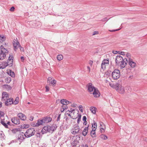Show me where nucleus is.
Masks as SVG:
<instances>
[{
    "label": "nucleus",
    "mask_w": 147,
    "mask_h": 147,
    "mask_svg": "<svg viewBox=\"0 0 147 147\" xmlns=\"http://www.w3.org/2000/svg\"><path fill=\"white\" fill-rule=\"evenodd\" d=\"M8 50L4 47H1L0 50V60H3L5 58L6 55L8 53Z\"/></svg>",
    "instance_id": "f257e3e1"
},
{
    "label": "nucleus",
    "mask_w": 147,
    "mask_h": 147,
    "mask_svg": "<svg viewBox=\"0 0 147 147\" xmlns=\"http://www.w3.org/2000/svg\"><path fill=\"white\" fill-rule=\"evenodd\" d=\"M35 133V131L33 128L28 129L24 133L25 136L27 138H29L34 135Z\"/></svg>",
    "instance_id": "f03ea898"
},
{
    "label": "nucleus",
    "mask_w": 147,
    "mask_h": 147,
    "mask_svg": "<svg viewBox=\"0 0 147 147\" xmlns=\"http://www.w3.org/2000/svg\"><path fill=\"white\" fill-rule=\"evenodd\" d=\"M112 76L113 79H118L120 76L119 70L118 69H115L112 73Z\"/></svg>",
    "instance_id": "7ed1b4c3"
},
{
    "label": "nucleus",
    "mask_w": 147,
    "mask_h": 147,
    "mask_svg": "<svg viewBox=\"0 0 147 147\" xmlns=\"http://www.w3.org/2000/svg\"><path fill=\"white\" fill-rule=\"evenodd\" d=\"M80 128L78 124H76L73 126L71 129V133L74 135H75L79 133Z\"/></svg>",
    "instance_id": "20e7f679"
},
{
    "label": "nucleus",
    "mask_w": 147,
    "mask_h": 147,
    "mask_svg": "<svg viewBox=\"0 0 147 147\" xmlns=\"http://www.w3.org/2000/svg\"><path fill=\"white\" fill-rule=\"evenodd\" d=\"M127 62V59L126 58H124L122 61L120 62L117 65L120 67V69H123L126 66Z\"/></svg>",
    "instance_id": "39448f33"
},
{
    "label": "nucleus",
    "mask_w": 147,
    "mask_h": 147,
    "mask_svg": "<svg viewBox=\"0 0 147 147\" xmlns=\"http://www.w3.org/2000/svg\"><path fill=\"white\" fill-rule=\"evenodd\" d=\"M6 39V37L3 35H0V43L2 44L1 46H3V45H6V43L4 42Z\"/></svg>",
    "instance_id": "423d86ee"
},
{
    "label": "nucleus",
    "mask_w": 147,
    "mask_h": 147,
    "mask_svg": "<svg viewBox=\"0 0 147 147\" xmlns=\"http://www.w3.org/2000/svg\"><path fill=\"white\" fill-rule=\"evenodd\" d=\"M124 59L121 55L117 56L115 58V62L117 65L121 61H122Z\"/></svg>",
    "instance_id": "0eeeda50"
},
{
    "label": "nucleus",
    "mask_w": 147,
    "mask_h": 147,
    "mask_svg": "<svg viewBox=\"0 0 147 147\" xmlns=\"http://www.w3.org/2000/svg\"><path fill=\"white\" fill-rule=\"evenodd\" d=\"M13 57L12 55H9L7 62L8 63L9 66H12L13 64Z\"/></svg>",
    "instance_id": "6e6552de"
},
{
    "label": "nucleus",
    "mask_w": 147,
    "mask_h": 147,
    "mask_svg": "<svg viewBox=\"0 0 147 147\" xmlns=\"http://www.w3.org/2000/svg\"><path fill=\"white\" fill-rule=\"evenodd\" d=\"M116 90L118 92L121 94H123L125 92L124 87L121 86L120 87L119 85H118V87L116 89Z\"/></svg>",
    "instance_id": "1a4fd4ad"
},
{
    "label": "nucleus",
    "mask_w": 147,
    "mask_h": 147,
    "mask_svg": "<svg viewBox=\"0 0 147 147\" xmlns=\"http://www.w3.org/2000/svg\"><path fill=\"white\" fill-rule=\"evenodd\" d=\"M128 63L132 68H134L136 66V63L133 61V59L131 58L128 59Z\"/></svg>",
    "instance_id": "9d476101"
},
{
    "label": "nucleus",
    "mask_w": 147,
    "mask_h": 147,
    "mask_svg": "<svg viewBox=\"0 0 147 147\" xmlns=\"http://www.w3.org/2000/svg\"><path fill=\"white\" fill-rule=\"evenodd\" d=\"M12 122L15 124H19L20 123V120L16 117H15L11 119Z\"/></svg>",
    "instance_id": "9b49d317"
},
{
    "label": "nucleus",
    "mask_w": 147,
    "mask_h": 147,
    "mask_svg": "<svg viewBox=\"0 0 147 147\" xmlns=\"http://www.w3.org/2000/svg\"><path fill=\"white\" fill-rule=\"evenodd\" d=\"M9 98V95L7 93L5 92H3L2 93V101H5L7 99H8Z\"/></svg>",
    "instance_id": "f8f14e48"
},
{
    "label": "nucleus",
    "mask_w": 147,
    "mask_h": 147,
    "mask_svg": "<svg viewBox=\"0 0 147 147\" xmlns=\"http://www.w3.org/2000/svg\"><path fill=\"white\" fill-rule=\"evenodd\" d=\"M44 123H48L51 121L52 118L49 117H45L42 118Z\"/></svg>",
    "instance_id": "ddd939ff"
},
{
    "label": "nucleus",
    "mask_w": 147,
    "mask_h": 147,
    "mask_svg": "<svg viewBox=\"0 0 147 147\" xmlns=\"http://www.w3.org/2000/svg\"><path fill=\"white\" fill-rule=\"evenodd\" d=\"M6 100L5 102V105L8 106L11 105V104H13V98H10L9 99H7Z\"/></svg>",
    "instance_id": "4468645a"
},
{
    "label": "nucleus",
    "mask_w": 147,
    "mask_h": 147,
    "mask_svg": "<svg viewBox=\"0 0 147 147\" xmlns=\"http://www.w3.org/2000/svg\"><path fill=\"white\" fill-rule=\"evenodd\" d=\"M18 136V139L20 142H21L24 139V133L23 132H20V134Z\"/></svg>",
    "instance_id": "2eb2a0df"
},
{
    "label": "nucleus",
    "mask_w": 147,
    "mask_h": 147,
    "mask_svg": "<svg viewBox=\"0 0 147 147\" xmlns=\"http://www.w3.org/2000/svg\"><path fill=\"white\" fill-rule=\"evenodd\" d=\"M94 89H96L95 87L92 85V84L89 83L88 84V90L90 92H92L94 91Z\"/></svg>",
    "instance_id": "dca6fc26"
},
{
    "label": "nucleus",
    "mask_w": 147,
    "mask_h": 147,
    "mask_svg": "<svg viewBox=\"0 0 147 147\" xmlns=\"http://www.w3.org/2000/svg\"><path fill=\"white\" fill-rule=\"evenodd\" d=\"M17 115L22 120L24 121L26 119V116L22 113H18Z\"/></svg>",
    "instance_id": "f3484780"
},
{
    "label": "nucleus",
    "mask_w": 147,
    "mask_h": 147,
    "mask_svg": "<svg viewBox=\"0 0 147 147\" xmlns=\"http://www.w3.org/2000/svg\"><path fill=\"white\" fill-rule=\"evenodd\" d=\"M61 103L63 105H67L69 104V103H71V102H69L67 100L62 99L60 101Z\"/></svg>",
    "instance_id": "a211bd4d"
},
{
    "label": "nucleus",
    "mask_w": 147,
    "mask_h": 147,
    "mask_svg": "<svg viewBox=\"0 0 147 147\" xmlns=\"http://www.w3.org/2000/svg\"><path fill=\"white\" fill-rule=\"evenodd\" d=\"M92 93L94 97H98L100 95V93L97 89H94V91H93Z\"/></svg>",
    "instance_id": "6ab92c4d"
},
{
    "label": "nucleus",
    "mask_w": 147,
    "mask_h": 147,
    "mask_svg": "<svg viewBox=\"0 0 147 147\" xmlns=\"http://www.w3.org/2000/svg\"><path fill=\"white\" fill-rule=\"evenodd\" d=\"M8 65H9V64L7 62H3L0 64V69H3Z\"/></svg>",
    "instance_id": "aec40b11"
},
{
    "label": "nucleus",
    "mask_w": 147,
    "mask_h": 147,
    "mask_svg": "<svg viewBox=\"0 0 147 147\" xmlns=\"http://www.w3.org/2000/svg\"><path fill=\"white\" fill-rule=\"evenodd\" d=\"M49 127L50 132H53L56 129L57 126L55 124H53L51 126L49 125Z\"/></svg>",
    "instance_id": "412c9836"
},
{
    "label": "nucleus",
    "mask_w": 147,
    "mask_h": 147,
    "mask_svg": "<svg viewBox=\"0 0 147 147\" xmlns=\"http://www.w3.org/2000/svg\"><path fill=\"white\" fill-rule=\"evenodd\" d=\"M13 46H21L17 38L16 39H14L13 40Z\"/></svg>",
    "instance_id": "4be33fe9"
},
{
    "label": "nucleus",
    "mask_w": 147,
    "mask_h": 147,
    "mask_svg": "<svg viewBox=\"0 0 147 147\" xmlns=\"http://www.w3.org/2000/svg\"><path fill=\"white\" fill-rule=\"evenodd\" d=\"M88 127L89 126H88L87 127H85L83 131H82V135L84 136H86L87 135L88 133Z\"/></svg>",
    "instance_id": "5701e85b"
},
{
    "label": "nucleus",
    "mask_w": 147,
    "mask_h": 147,
    "mask_svg": "<svg viewBox=\"0 0 147 147\" xmlns=\"http://www.w3.org/2000/svg\"><path fill=\"white\" fill-rule=\"evenodd\" d=\"M1 123L6 128H8V125L6 124L7 121H5L4 119H3L2 118H1Z\"/></svg>",
    "instance_id": "b1692460"
},
{
    "label": "nucleus",
    "mask_w": 147,
    "mask_h": 147,
    "mask_svg": "<svg viewBox=\"0 0 147 147\" xmlns=\"http://www.w3.org/2000/svg\"><path fill=\"white\" fill-rule=\"evenodd\" d=\"M95 130H92L90 132V135L91 136L92 138H96V132H95Z\"/></svg>",
    "instance_id": "393cba45"
},
{
    "label": "nucleus",
    "mask_w": 147,
    "mask_h": 147,
    "mask_svg": "<svg viewBox=\"0 0 147 147\" xmlns=\"http://www.w3.org/2000/svg\"><path fill=\"white\" fill-rule=\"evenodd\" d=\"M109 84L110 86L111 87L113 88H115L116 89L118 87V84H114L113 83H111L109 82Z\"/></svg>",
    "instance_id": "a878e982"
},
{
    "label": "nucleus",
    "mask_w": 147,
    "mask_h": 147,
    "mask_svg": "<svg viewBox=\"0 0 147 147\" xmlns=\"http://www.w3.org/2000/svg\"><path fill=\"white\" fill-rule=\"evenodd\" d=\"M48 126L44 127L42 130L43 134L46 133L47 132Z\"/></svg>",
    "instance_id": "bb28decb"
},
{
    "label": "nucleus",
    "mask_w": 147,
    "mask_h": 147,
    "mask_svg": "<svg viewBox=\"0 0 147 147\" xmlns=\"http://www.w3.org/2000/svg\"><path fill=\"white\" fill-rule=\"evenodd\" d=\"M97 127V123H96L94 122L92 124V130H96Z\"/></svg>",
    "instance_id": "cd10ccee"
},
{
    "label": "nucleus",
    "mask_w": 147,
    "mask_h": 147,
    "mask_svg": "<svg viewBox=\"0 0 147 147\" xmlns=\"http://www.w3.org/2000/svg\"><path fill=\"white\" fill-rule=\"evenodd\" d=\"M19 129H13L12 130V132L13 133L15 134V133H17V134H20V130H19Z\"/></svg>",
    "instance_id": "c85d7f7f"
},
{
    "label": "nucleus",
    "mask_w": 147,
    "mask_h": 147,
    "mask_svg": "<svg viewBox=\"0 0 147 147\" xmlns=\"http://www.w3.org/2000/svg\"><path fill=\"white\" fill-rule=\"evenodd\" d=\"M43 122V121L42 120V119L41 120H38L37 121V122L36 123L37 124V125H38V126L42 125L43 123H44Z\"/></svg>",
    "instance_id": "c756f323"
},
{
    "label": "nucleus",
    "mask_w": 147,
    "mask_h": 147,
    "mask_svg": "<svg viewBox=\"0 0 147 147\" xmlns=\"http://www.w3.org/2000/svg\"><path fill=\"white\" fill-rule=\"evenodd\" d=\"M19 101V98L18 97H17L15 99V100L13 101V104L14 105L17 104Z\"/></svg>",
    "instance_id": "7c9ffc66"
},
{
    "label": "nucleus",
    "mask_w": 147,
    "mask_h": 147,
    "mask_svg": "<svg viewBox=\"0 0 147 147\" xmlns=\"http://www.w3.org/2000/svg\"><path fill=\"white\" fill-rule=\"evenodd\" d=\"M96 108L94 107H91L90 108V110L91 112L94 114L96 113Z\"/></svg>",
    "instance_id": "2f4dec72"
},
{
    "label": "nucleus",
    "mask_w": 147,
    "mask_h": 147,
    "mask_svg": "<svg viewBox=\"0 0 147 147\" xmlns=\"http://www.w3.org/2000/svg\"><path fill=\"white\" fill-rule=\"evenodd\" d=\"M72 120L70 118L67 117L66 119V122L69 124H71V123Z\"/></svg>",
    "instance_id": "473e14b6"
},
{
    "label": "nucleus",
    "mask_w": 147,
    "mask_h": 147,
    "mask_svg": "<svg viewBox=\"0 0 147 147\" xmlns=\"http://www.w3.org/2000/svg\"><path fill=\"white\" fill-rule=\"evenodd\" d=\"M78 142L77 140H75L71 143V145L73 146H76Z\"/></svg>",
    "instance_id": "72a5a7b5"
},
{
    "label": "nucleus",
    "mask_w": 147,
    "mask_h": 147,
    "mask_svg": "<svg viewBox=\"0 0 147 147\" xmlns=\"http://www.w3.org/2000/svg\"><path fill=\"white\" fill-rule=\"evenodd\" d=\"M100 138L103 140H106L107 139V137L105 135L102 134L100 136Z\"/></svg>",
    "instance_id": "f704fd0d"
},
{
    "label": "nucleus",
    "mask_w": 147,
    "mask_h": 147,
    "mask_svg": "<svg viewBox=\"0 0 147 147\" xmlns=\"http://www.w3.org/2000/svg\"><path fill=\"white\" fill-rule=\"evenodd\" d=\"M100 128H101L102 130H104L105 129V125L102 122H100Z\"/></svg>",
    "instance_id": "c9c22d12"
},
{
    "label": "nucleus",
    "mask_w": 147,
    "mask_h": 147,
    "mask_svg": "<svg viewBox=\"0 0 147 147\" xmlns=\"http://www.w3.org/2000/svg\"><path fill=\"white\" fill-rule=\"evenodd\" d=\"M63 58V56L61 55H58L57 56V59L59 61H61Z\"/></svg>",
    "instance_id": "e433bc0d"
},
{
    "label": "nucleus",
    "mask_w": 147,
    "mask_h": 147,
    "mask_svg": "<svg viewBox=\"0 0 147 147\" xmlns=\"http://www.w3.org/2000/svg\"><path fill=\"white\" fill-rule=\"evenodd\" d=\"M56 83V81L55 79H53L52 81H51L50 84L53 86H55Z\"/></svg>",
    "instance_id": "4c0bfd02"
},
{
    "label": "nucleus",
    "mask_w": 147,
    "mask_h": 147,
    "mask_svg": "<svg viewBox=\"0 0 147 147\" xmlns=\"http://www.w3.org/2000/svg\"><path fill=\"white\" fill-rule=\"evenodd\" d=\"M28 24L31 27H33L35 26V23L32 21L29 22Z\"/></svg>",
    "instance_id": "58836bf2"
},
{
    "label": "nucleus",
    "mask_w": 147,
    "mask_h": 147,
    "mask_svg": "<svg viewBox=\"0 0 147 147\" xmlns=\"http://www.w3.org/2000/svg\"><path fill=\"white\" fill-rule=\"evenodd\" d=\"M109 63V61L107 59H104V60L102 62V63L105 64V65H106L107 64H108Z\"/></svg>",
    "instance_id": "ea45409f"
},
{
    "label": "nucleus",
    "mask_w": 147,
    "mask_h": 147,
    "mask_svg": "<svg viewBox=\"0 0 147 147\" xmlns=\"http://www.w3.org/2000/svg\"><path fill=\"white\" fill-rule=\"evenodd\" d=\"M9 75L12 77H14L15 76L14 73L11 70H10V71Z\"/></svg>",
    "instance_id": "a19ab883"
},
{
    "label": "nucleus",
    "mask_w": 147,
    "mask_h": 147,
    "mask_svg": "<svg viewBox=\"0 0 147 147\" xmlns=\"http://www.w3.org/2000/svg\"><path fill=\"white\" fill-rule=\"evenodd\" d=\"M106 65H105L104 64H103V63H102L101 65V67L102 69H105L106 68Z\"/></svg>",
    "instance_id": "79ce46f5"
},
{
    "label": "nucleus",
    "mask_w": 147,
    "mask_h": 147,
    "mask_svg": "<svg viewBox=\"0 0 147 147\" xmlns=\"http://www.w3.org/2000/svg\"><path fill=\"white\" fill-rule=\"evenodd\" d=\"M79 110L81 111V112H83V107L82 105H80L79 107Z\"/></svg>",
    "instance_id": "37998d69"
},
{
    "label": "nucleus",
    "mask_w": 147,
    "mask_h": 147,
    "mask_svg": "<svg viewBox=\"0 0 147 147\" xmlns=\"http://www.w3.org/2000/svg\"><path fill=\"white\" fill-rule=\"evenodd\" d=\"M62 109H63V110L62 112H63L65 109L67 108V107L66 105H63L62 106Z\"/></svg>",
    "instance_id": "c03bdc74"
},
{
    "label": "nucleus",
    "mask_w": 147,
    "mask_h": 147,
    "mask_svg": "<svg viewBox=\"0 0 147 147\" xmlns=\"http://www.w3.org/2000/svg\"><path fill=\"white\" fill-rule=\"evenodd\" d=\"M52 78L51 77H49L47 80V82L50 83L51 81H52Z\"/></svg>",
    "instance_id": "a18cd8bd"
},
{
    "label": "nucleus",
    "mask_w": 147,
    "mask_h": 147,
    "mask_svg": "<svg viewBox=\"0 0 147 147\" xmlns=\"http://www.w3.org/2000/svg\"><path fill=\"white\" fill-rule=\"evenodd\" d=\"M4 115V113L3 112L0 111V117H3Z\"/></svg>",
    "instance_id": "49530a36"
},
{
    "label": "nucleus",
    "mask_w": 147,
    "mask_h": 147,
    "mask_svg": "<svg viewBox=\"0 0 147 147\" xmlns=\"http://www.w3.org/2000/svg\"><path fill=\"white\" fill-rule=\"evenodd\" d=\"M115 52H117V53H119L120 54H121L122 55H124L125 54V52H122V51H121V52H119V51H118V52H117V51H115Z\"/></svg>",
    "instance_id": "de8ad7c7"
},
{
    "label": "nucleus",
    "mask_w": 147,
    "mask_h": 147,
    "mask_svg": "<svg viewBox=\"0 0 147 147\" xmlns=\"http://www.w3.org/2000/svg\"><path fill=\"white\" fill-rule=\"evenodd\" d=\"M71 106L73 107H78V106L75 103H73L71 105Z\"/></svg>",
    "instance_id": "09e8293b"
},
{
    "label": "nucleus",
    "mask_w": 147,
    "mask_h": 147,
    "mask_svg": "<svg viewBox=\"0 0 147 147\" xmlns=\"http://www.w3.org/2000/svg\"><path fill=\"white\" fill-rule=\"evenodd\" d=\"M15 8L14 7H12L9 10L11 11H14Z\"/></svg>",
    "instance_id": "8fccbe9b"
},
{
    "label": "nucleus",
    "mask_w": 147,
    "mask_h": 147,
    "mask_svg": "<svg viewBox=\"0 0 147 147\" xmlns=\"http://www.w3.org/2000/svg\"><path fill=\"white\" fill-rule=\"evenodd\" d=\"M37 125V124L36 123H32V126L33 127H38V126Z\"/></svg>",
    "instance_id": "3c124183"
},
{
    "label": "nucleus",
    "mask_w": 147,
    "mask_h": 147,
    "mask_svg": "<svg viewBox=\"0 0 147 147\" xmlns=\"http://www.w3.org/2000/svg\"><path fill=\"white\" fill-rule=\"evenodd\" d=\"M19 47V48L20 49V50L21 51H24V49L23 47Z\"/></svg>",
    "instance_id": "603ef678"
},
{
    "label": "nucleus",
    "mask_w": 147,
    "mask_h": 147,
    "mask_svg": "<svg viewBox=\"0 0 147 147\" xmlns=\"http://www.w3.org/2000/svg\"><path fill=\"white\" fill-rule=\"evenodd\" d=\"M45 88L46 92H47L49 91V88L48 86H45Z\"/></svg>",
    "instance_id": "864d4df0"
},
{
    "label": "nucleus",
    "mask_w": 147,
    "mask_h": 147,
    "mask_svg": "<svg viewBox=\"0 0 147 147\" xmlns=\"http://www.w3.org/2000/svg\"><path fill=\"white\" fill-rule=\"evenodd\" d=\"M98 34V32L97 31H94L93 32L92 35H94L96 34Z\"/></svg>",
    "instance_id": "5fc2aeb1"
},
{
    "label": "nucleus",
    "mask_w": 147,
    "mask_h": 147,
    "mask_svg": "<svg viewBox=\"0 0 147 147\" xmlns=\"http://www.w3.org/2000/svg\"><path fill=\"white\" fill-rule=\"evenodd\" d=\"M36 136L37 137H40V134L39 133H37L36 134Z\"/></svg>",
    "instance_id": "6e6d98bb"
},
{
    "label": "nucleus",
    "mask_w": 147,
    "mask_h": 147,
    "mask_svg": "<svg viewBox=\"0 0 147 147\" xmlns=\"http://www.w3.org/2000/svg\"><path fill=\"white\" fill-rule=\"evenodd\" d=\"M93 61L91 60H90L89 61V63L90 66H92L93 64Z\"/></svg>",
    "instance_id": "4d7b16f0"
},
{
    "label": "nucleus",
    "mask_w": 147,
    "mask_h": 147,
    "mask_svg": "<svg viewBox=\"0 0 147 147\" xmlns=\"http://www.w3.org/2000/svg\"><path fill=\"white\" fill-rule=\"evenodd\" d=\"M74 111H75V109H72V108H71L70 110H68V111H69L70 112H71V113H72Z\"/></svg>",
    "instance_id": "13d9d810"
},
{
    "label": "nucleus",
    "mask_w": 147,
    "mask_h": 147,
    "mask_svg": "<svg viewBox=\"0 0 147 147\" xmlns=\"http://www.w3.org/2000/svg\"><path fill=\"white\" fill-rule=\"evenodd\" d=\"M60 116H61L60 114L58 116L57 118V121H59L60 120Z\"/></svg>",
    "instance_id": "bf43d9fd"
},
{
    "label": "nucleus",
    "mask_w": 147,
    "mask_h": 147,
    "mask_svg": "<svg viewBox=\"0 0 147 147\" xmlns=\"http://www.w3.org/2000/svg\"><path fill=\"white\" fill-rule=\"evenodd\" d=\"M120 29H116V30H109V31L110 32H115V31H118V30H119Z\"/></svg>",
    "instance_id": "052dcab7"
},
{
    "label": "nucleus",
    "mask_w": 147,
    "mask_h": 147,
    "mask_svg": "<svg viewBox=\"0 0 147 147\" xmlns=\"http://www.w3.org/2000/svg\"><path fill=\"white\" fill-rule=\"evenodd\" d=\"M86 116H84L83 117L82 119L83 121H86Z\"/></svg>",
    "instance_id": "680f3d73"
},
{
    "label": "nucleus",
    "mask_w": 147,
    "mask_h": 147,
    "mask_svg": "<svg viewBox=\"0 0 147 147\" xmlns=\"http://www.w3.org/2000/svg\"><path fill=\"white\" fill-rule=\"evenodd\" d=\"M109 19H107V18H104L103 20H102V21H107Z\"/></svg>",
    "instance_id": "e2e57ef3"
},
{
    "label": "nucleus",
    "mask_w": 147,
    "mask_h": 147,
    "mask_svg": "<svg viewBox=\"0 0 147 147\" xmlns=\"http://www.w3.org/2000/svg\"><path fill=\"white\" fill-rule=\"evenodd\" d=\"M33 118H34V117L33 116H31V117H30L29 118V119L30 121H32L33 119Z\"/></svg>",
    "instance_id": "0e129e2a"
},
{
    "label": "nucleus",
    "mask_w": 147,
    "mask_h": 147,
    "mask_svg": "<svg viewBox=\"0 0 147 147\" xmlns=\"http://www.w3.org/2000/svg\"><path fill=\"white\" fill-rule=\"evenodd\" d=\"M81 121V119L80 118H78L77 120V123L78 124Z\"/></svg>",
    "instance_id": "69168bd1"
},
{
    "label": "nucleus",
    "mask_w": 147,
    "mask_h": 147,
    "mask_svg": "<svg viewBox=\"0 0 147 147\" xmlns=\"http://www.w3.org/2000/svg\"><path fill=\"white\" fill-rule=\"evenodd\" d=\"M87 69H88V70L89 72H90V67L89 66H88L87 67Z\"/></svg>",
    "instance_id": "338daca9"
},
{
    "label": "nucleus",
    "mask_w": 147,
    "mask_h": 147,
    "mask_svg": "<svg viewBox=\"0 0 147 147\" xmlns=\"http://www.w3.org/2000/svg\"><path fill=\"white\" fill-rule=\"evenodd\" d=\"M87 122L86 121H84L83 124L84 125H86L87 124Z\"/></svg>",
    "instance_id": "774afa93"
}]
</instances>
